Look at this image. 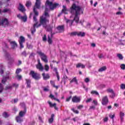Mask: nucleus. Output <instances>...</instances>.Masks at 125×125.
Instances as JSON below:
<instances>
[{
    "instance_id": "1",
    "label": "nucleus",
    "mask_w": 125,
    "mask_h": 125,
    "mask_svg": "<svg viewBox=\"0 0 125 125\" xmlns=\"http://www.w3.org/2000/svg\"><path fill=\"white\" fill-rule=\"evenodd\" d=\"M69 11L72 14V15H74V18L73 20H66V23H69V26H72L74 21H75V22L78 24L80 21V16L81 15V13L82 14L83 13V12L82 11V8L79 5H77L76 3H73L70 7Z\"/></svg>"
},
{
    "instance_id": "11",
    "label": "nucleus",
    "mask_w": 125,
    "mask_h": 125,
    "mask_svg": "<svg viewBox=\"0 0 125 125\" xmlns=\"http://www.w3.org/2000/svg\"><path fill=\"white\" fill-rule=\"evenodd\" d=\"M72 101L73 103H80L81 102V98L77 96H75L72 97Z\"/></svg>"
},
{
    "instance_id": "17",
    "label": "nucleus",
    "mask_w": 125,
    "mask_h": 125,
    "mask_svg": "<svg viewBox=\"0 0 125 125\" xmlns=\"http://www.w3.org/2000/svg\"><path fill=\"white\" fill-rule=\"evenodd\" d=\"M48 104L50 105V107H51V108L52 107H54V108L55 110H58V107L57 106H56V103L52 104L51 102L49 101V102H48Z\"/></svg>"
},
{
    "instance_id": "55",
    "label": "nucleus",
    "mask_w": 125,
    "mask_h": 125,
    "mask_svg": "<svg viewBox=\"0 0 125 125\" xmlns=\"http://www.w3.org/2000/svg\"><path fill=\"white\" fill-rule=\"evenodd\" d=\"M107 92H109L110 93H113V92H114V90H113V89H108L107 90Z\"/></svg>"
},
{
    "instance_id": "54",
    "label": "nucleus",
    "mask_w": 125,
    "mask_h": 125,
    "mask_svg": "<svg viewBox=\"0 0 125 125\" xmlns=\"http://www.w3.org/2000/svg\"><path fill=\"white\" fill-rule=\"evenodd\" d=\"M71 36H78V32H74L71 33Z\"/></svg>"
},
{
    "instance_id": "36",
    "label": "nucleus",
    "mask_w": 125,
    "mask_h": 125,
    "mask_svg": "<svg viewBox=\"0 0 125 125\" xmlns=\"http://www.w3.org/2000/svg\"><path fill=\"white\" fill-rule=\"evenodd\" d=\"M117 56L119 58V60H123V59H124V57L122 54H117Z\"/></svg>"
},
{
    "instance_id": "18",
    "label": "nucleus",
    "mask_w": 125,
    "mask_h": 125,
    "mask_svg": "<svg viewBox=\"0 0 125 125\" xmlns=\"http://www.w3.org/2000/svg\"><path fill=\"white\" fill-rule=\"evenodd\" d=\"M48 104L50 105V107H51V108L52 107H54V108L55 110H58V107L57 106H56V103L52 104L51 102L49 101V102H48Z\"/></svg>"
},
{
    "instance_id": "40",
    "label": "nucleus",
    "mask_w": 125,
    "mask_h": 125,
    "mask_svg": "<svg viewBox=\"0 0 125 125\" xmlns=\"http://www.w3.org/2000/svg\"><path fill=\"white\" fill-rule=\"evenodd\" d=\"M48 86L47 87H43V90L45 92H48V91H49V89L48 88Z\"/></svg>"
},
{
    "instance_id": "5",
    "label": "nucleus",
    "mask_w": 125,
    "mask_h": 125,
    "mask_svg": "<svg viewBox=\"0 0 125 125\" xmlns=\"http://www.w3.org/2000/svg\"><path fill=\"white\" fill-rule=\"evenodd\" d=\"M45 5H48L50 10H54L57 7H59V3H54L49 1L47 0L45 3Z\"/></svg>"
},
{
    "instance_id": "48",
    "label": "nucleus",
    "mask_w": 125,
    "mask_h": 125,
    "mask_svg": "<svg viewBox=\"0 0 125 125\" xmlns=\"http://www.w3.org/2000/svg\"><path fill=\"white\" fill-rule=\"evenodd\" d=\"M71 110L73 111V113H75V114H79V112L78 110H75V108H71Z\"/></svg>"
},
{
    "instance_id": "49",
    "label": "nucleus",
    "mask_w": 125,
    "mask_h": 125,
    "mask_svg": "<svg viewBox=\"0 0 125 125\" xmlns=\"http://www.w3.org/2000/svg\"><path fill=\"white\" fill-rule=\"evenodd\" d=\"M20 72H22V70L21 68H18L16 71V73L18 74Z\"/></svg>"
},
{
    "instance_id": "39",
    "label": "nucleus",
    "mask_w": 125,
    "mask_h": 125,
    "mask_svg": "<svg viewBox=\"0 0 125 125\" xmlns=\"http://www.w3.org/2000/svg\"><path fill=\"white\" fill-rule=\"evenodd\" d=\"M44 70L46 71V72H48L49 71V66H48L47 64H45Z\"/></svg>"
},
{
    "instance_id": "47",
    "label": "nucleus",
    "mask_w": 125,
    "mask_h": 125,
    "mask_svg": "<svg viewBox=\"0 0 125 125\" xmlns=\"http://www.w3.org/2000/svg\"><path fill=\"white\" fill-rule=\"evenodd\" d=\"M91 94H95V95H99V93L96 91H92L91 92Z\"/></svg>"
},
{
    "instance_id": "60",
    "label": "nucleus",
    "mask_w": 125,
    "mask_h": 125,
    "mask_svg": "<svg viewBox=\"0 0 125 125\" xmlns=\"http://www.w3.org/2000/svg\"><path fill=\"white\" fill-rule=\"evenodd\" d=\"M71 98H72V96H70L69 97L67 98L66 99V102H69V101H70V100H71Z\"/></svg>"
},
{
    "instance_id": "35",
    "label": "nucleus",
    "mask_w": 125,
    "mask_h": 125,
    "mask_svg": "<svg viewBox=\"0 0 125 125\" xmlns=\"http://www.w3.org/2000/svg\"><path fill=\"white\" fill-rule=\"evenodd\" d=\"M75 83L76 84H78V80H77V77H74L73 79L70 81V83Z\"/></svg>"
},
{
    "instance_id": "14",
    "label": "nucleus",
    "mask_w": 125,
    "mask_h": 125,
    "mask_svg": "<svg viewBox=\"0 0 125 125\" xmlns=\"http://www.w3.org/2000/svg\"><path fill=\"white\" fill-rule=\"evenodd\" d=\"M48 12H49V9L47 8H45L44 13L43 14L42 16H44V17H45L46 18H49L50 17V16L49 15V14H48Z\"/></svg>"
},
{
    "instance_id": "44",
    "label": "nucleus",
    "mask_w": 125,
    "mask_h": 125,
    "mask_svg": "<svg viewBox=\"0 0 125 125\" xmlns=\"http://www.w3.org/2000/svg\"><path fill=\"white\" fill-rule=\"evenodd\" d=\"M12 85H7L5 87L6 90H8V89H12Z\"/></svg>"
},
{
    "instance_id": "57",
    "label": "nucleus",
    "mask_w": 125,
    "mask_h": 125,
    "mask_svg": "<svg viewBox=\"0 0 125 125\" xmlns=\"http://www.w3.org/2000/svg\"><path fill=\"white\" fill-rule=\"evenodd\" d=\"M21 107H23L24 110H25V109H26V106L25 105V103H21Z\"/></svg>"
},
{
    "instance_id": "50",
    "label": "nucleus",
    "mask_w": 125,
    "mask_h": 125,
    "mask_svg": "<svg viewBox=\"0 0 125 125\" xmlns=\"http://www.w3.org/2000/svg\"><path fill=\"white\" fill-rule=\"evenodd\" d=\"M13 87H16V88H17L18 86H19V84L17 83H13V85H12Z\"/></svg>"
},
{
    "instance_id": "6",
    "label": "nucleus",
    "mask_w": 125,
    "mask_h": 125,
    "mask_svg": "<svg viewBox=\"0 0 125 125\" xmlns=\"http://www.w3.org/2000/svg\"><path fill=\"white\" fill-rule=\"evenodd\" d=\"M29 75L32 76V78L36 81H39L41 80V74L40 73L35 72V71L31 70L29 73Z\"/></svg>"
},
{
    "instance_id": "24",
    "label": "nucleus",
    "mask_w": 125,
    "mask_h": 125,
    "mask_svg": "<svg viewBox=\"0 0 125 125\" xmlns=\"http://www.w3.org/2000/svg\"><path fill=\"white\" fill-rule=\"evenodd\" d=\"M26 112H27V110L26 109V108H25L24 111H21L19 113V116L22 118V117H24V116L25 115V114H26Z\"/></svg>"
},
{
    "instance_id": "53",
    "label": "nucleus",
    "mask_w": 125,
    "mask_h": 125,
    "mask_svg": "<svg viewBox=\"0 0 125 125\" xmlns=\"http://www.w3.org/2000/svg\"><path fill=\"white\" fill-rule=\"evenodd\" d=\"M90 81V80L88 78H86L84 79V82L86 83H89Z\"/></svg>"
},
{
    "instance_id": "13",
    "label": "nucleus",
    "mask_w": 125,
    "mask_h": 125,
    "mask_svg": "<svg viewBox=\"0 0 125 125\" xmlns=\"http://www.w3.org/2000/svg\"><path fill=\"white\" fill-rule=\"evenodd\" d=\"M108 102L109 100L108 99V97L105 96L102 99V105H107Z\"/></svg>"
},
{
    "instance_id": "42",
    "label": "nucleus",
    "mask_w": 125,
    "mask_h": 125,
    "mask_svg": "<svg viewBox=\"0 0 125 125\" xmlns=\"http://www.w3.org/2000/svg\"><path fill=\"white\" fill-rule=\"evenodd\" d=\"M48 42L49 44H52V40L50 39V36H48Z\"/></svg>"
},
{
    "instance_id": "30",
    "label": "nucleus",
    "mask_w": 125,
    "mask_h": 125,
    "mask_svg": "<svg viewBox=\"0 0 125 125\" xmlns=\"http://www.w3.org/2000/svg\"><path fill=\"white\" fill-rule=\"evenodd\" d=\"M77 36L78 37H84V36H85V33L83 32H77Z\"/></svg>"
},
{
    "instance_id": "46",
    "label": "nucleus",
    "mask_w": 125,
    "mask_h": 125,
    "mask_svg": "<svg viewBox=\"0 0 125 125\" xmlns=\"http://www.w3.org/2000/svg\"><path fill=\"white\" fill-rule=\"evenodd\" d=\"M3 90V85L1 83H0V93H1Z\"/></svg>"
},
{
    "instance_id": "20",
    "label": "nucleus",
    "mask_w": 125,
    "mask_h": 125,
    "mask_svg": "<svg viewBox=\"0 0 125 125\" xmlns=\"http://www.w3.org/2000/svg\"><path fill=\"white\" fill-rule=\"evenodd\" d=\"M42 76L43 77V80H44L45 81H46V80H48V79L50 78V76H49V74L47 73L45 74V73H43L42 74Z\"/></svg>"
},
{
    "instance_id": "22",
    "label": "nucleus",
    "mask_w": 125,
    "mask_h": 125,
    "mask_svg": "<svg viewBox=\"0 0 125 125\" xmlns=\"http://www.w3.org/2000/svg\"><path fill=\"white\" fill-rule=\"evenodd\" d=\"M10 43L11 44L12 48H13V49H14L15 47H17V43H16V42H15V41H12L10 42Z\"/></svg>"
},
{
    "instance_id": "37",
    "label": "nucleus",
    "mask_w": 125,
    "mask_h": 125,
    "mask_svg": "<svg viewBox=\"0 0 125 125\" xmlns=\"http://www.w3.org/2000/svg\"><path fill=\"white\" fill-rule=\"evenodd\" d=\"M0 75H2V74H3V65H2V64H0Z\"/></svg>"
},
{
    "instance_id": "34",
    "label": "nucleus",
    "mask_w": 125,
    "mask_h": 125,
    "mask_svg": "<svg viewBox=\"0 0 125 125\" xmlns=\"http://www.w3.org/2000/svg\"><path fill=\"white\" fill-rule=\"evenodd\" d=\"M106 69H107V67H106V66H103L102 67H101L100 69H99L98 72H104V71H106Z\"/></svg>"
},
{
    "instance_id": "19",
    "label": "nucleus",
    "mask_w": 125,
    "mask_h": 125,
    "mask_svg": "<svg viewBox=\"0 0 125 125\" xmlns=\"http://www.w3.org/2000/svg\"><path fill=\"white\" fill-rule=\"evenodd\" d=\"M37 26H38V25L37 24V23H36L33 25V26L32 27H31V34L32 35H34V34L36 32V27L37 28Z\"/></svg>"
},
{
    "instance_id": "7",
    "label": "nucleus",
    "mask_w": 125,
    "mask_h": 125,
    "mask_svg": "<svg viewBox=\"0 0 125 125\" xmlns=\"http://www.w3.org/2000/svg\"><path fill=\"white\" fill-rule=\"evenodd\" d=\"M38 54L40 56L41 60L45 62V63H47L48 62V60H47V57L44 53L42 52V51H38Z\"/></svg>"
},
{
    "instance_id": "45",
    "label": "nucleus",
    "mask_w": 125,
    "mask_h": 125,
    "mask_svg": "<svg viewBox=\"0 0 125 125\" xmlns=\"http://www.w3.org/2000/svg\"><path fill=\"white\" fill-rule=\"evenodd\" d=\"M3 117H4V118H8L9 117V115H8L7 112H4L3 113Z\"/></svg>"
},
{
    "instance_id": "27",
    "label": "nucleus",
    "mask_w": 125,
    "mask_h": 125,
    "mask_svg": "<svg viewBox=\"0 0 125 125\" xmlns=\"http://www.w3.org/2000/svg\"><path fill=\"white\" fill-rule=\"evenodd\" d=\"M9 79V75H7L5 77H4L2 80V83H5V82Z\"/></svg>"
},
{
    "instance_id": "15",
    "label": "nucleus",
    "mask_w": 125,
    "mask_h": 125,
    "mask_svg": "<svg viewBox=\"0 0 125 125\" xmlns=\"http://www.w3.org/2000/svg\"><path fill=\"white\" fill-rule=\"evenodd\" d=\"M36 68L42 72L43 71V66H42V64L40 61H38V64L36 65Z\"/></svg>"
},
{
    "instance_id": "38",
    "label": "nucleus",
    "mask_w": 125,
    "mask_h": 125,
    "mask_svg": "<svg viewBox=\"0 0 125 125\" xmlns=\"http://www.w3.org/2000/svg\"><path fill=\"white\" fill-rule=\"evenodd\" d=\"M27 16H22L21 17V20H22V21H23V22H26L27 21Z\"/></svg>"
},
{
    "instance_id": "58",
    "label": "nucleus",
    "mask_w": 125,
    "mask_h": 125,
    "mask_svg": "<svg viewBox=\"0 0 125 125\" xmlns=\"http://www.w3.org/2000/svg\"><path fill=\"white\" fill-rule=\"evenodd\" d=\"M121 68L122 70H125V64H122L121 65Z\"/></svg>"
},
{
    "instance_id": "41",
    "label": "nucleus",
    "mask_w": 125,
    "mask_h": 125,
    "mask_svg": "<svg viewBox=\"0 0 125 125\" xmlns=\"http://www.w3.org/2000/svg\"><path fill=\"white\" fill-rule=\"evenodd\" d=\"M26 7H30L32 5V3L30 1H27L25 4Z\"/></svg>"
},
{
    "instance_id": "52",
    "label": "nucleus",
    "mask_w": 125,
    "mask_h": 125,
    "mask_svg": "<svg viewBox=\"0 0 125 125\" xmlns=\"http://www.w3.org/2000/svg\"><path fill=\"white\" fill-rule=\"evenodd\" d=\"M120 88L121 89H125V84H121L120 86Z\"/></svg>"
},
{
    "instance_id": "59",
    "label": "nucleus",
    "mask_w": 125,
    "mask_h": 125,
    "mask_svg": "<svg viewBox=\"0 0 125 125\" xmlns=\"http://www.w3.org/2000/svg\"><path fill=\"white\" fill-rule=\"evenodd\" d=\"M98 57L100 58V59H101V58H104V55L103 54H101L98 55Z\"/></svg>"
},
{
    "instance_id": "56",
    "label": "nucleus",
    "mask_w": 125,
    "mask_h": 125,
    "mask_svg": "<svg viewBox=\"0 0 125 125\" xmlns=\"http://www.w3.org/2000/svg\"><path fill=\"white\" fill-rule=\"evenodd\" d=\"M83 105H80L77 107V109L79 110H81V109H83Z\"/></svg>"
},
{
    "instance_id": "62",
    "label": "nucleus",
    "mask_w": 125,
    "mask_h": 125,
    "mask_svg": "<svg viewBox=\"0 0 125 125\" xmlns=\"http://www.w3.org/2000/svg\"><path fill=\"white\" fill-rule=\"evenodd\" d=\"M73 121L74 122H77V121H79V118L78 117H75L73 118Z\"/></svg>"
},
{
    "instance_id": "16",
    "label": "nucleus",
    "mask_w": 125,
    "mask_h": 125,
    "mask_svg": "<svg viewBox=\"0 0 125 125\" xmlns=\"http://www.w3.org/2000/svg\"><path fill=\"white\" fill-rule=\"evenodd\" d=\"M58 32L57 33H62L64 32V25H59L56 27Z\"/></svg>"
},
{
    "instance_id": "21",
    "label": "nucleus",
    "mask_w": 125,
    "mask_h": 125,
    "mask_svg": "<svg viewBox=\"0 0 125 125\" xmlns=\"http://www.w3.org/2000/svg\"><path fill=\"white\" fill-rule=\"evenodd\" d=\"M16 121L19 124H21L23 122V118L21 116H17L16 118Z\"/></svg>"
},
{
    "instance_id": "10",
    "label": "nucleus",
    "mask_w": 125,
    "mask_h": 125,
    "mask_svg": "<svg viewBox=\"0 0 125 125\" xmlns=\"http://www.w3.org/2000/svg\"><path fill=\"white\" fill-rule=\"evenodd\" d=\"M25 38L23 36H20V39L19 40V42L20 43V48H24V45H23V43L25 42Z\"/></svg>"
},
{
    "instance_id": "25",
    "label": "nucleus",
    "mask_w": 125,
    "mask_h": 125,
    "mask_svg": "<svg viewBox=\"0 0 125 125\" xmlns=\"http://www.w3.org/2000/svg\"><path fill=\"white\" fill-rule=\"evenodd\" d=\"M2 12L3 13H6L8 12V13L10 14V13H11V10L9 8H5L2 11Z\"/></svg>"
},
{
    "instance_id": "12",
    "label": "nucleus",
    "mask_w": 125,
    "mask_h": 125,
    "mask_svg": "<svg viewBox=\"0 0 125 125\" xmlns=\"http://www.w3.org/2000/svg\"><path fill=\"white\" fill-rule=\"evenodd\" d=\"M18 10L22 12V13H25V11H26V9L23 4L20 3L19 6L18 8Z\"/></svg>"
},
{
    "instance_id": "23",
    "label": "nucleus",
    "mask_w": 125,
    "mask_h": 125,
    "mask_svg": "<svg viewBox=\"0 0 125 125\" xmlns=\"http://www.w3.org/2000/svg\"><path fill=\"white\" fill-rule=\"evenodd\" d=\"M54 72H55L57 78L58 79V81H60V76H59V74H58V71H57V68L55 67L53 69Z\"/></svg>"
},
{
    "instance_id": "26",
    "label": "nucleus",
    "mask_w": 125,
    "mask_h": 125,
    "mask_svg": "<svg viewBox=\"0 0 125 125\" xmlns=\"http://www.w3.org/2000/svg\"><path fill=\"white\" fill-rule=\"evenodd\" d=\"M68 80V77L67 75H64L63 77V80H62V83H63L64 84H66V81Z\"/></svg>"
},
{
    "instance_id": "32",
    "label": "nucleus",
    "mask_w": 125,
    "mask_h": 125,
    "mask_svg": "<svg viewBox=\"0 0 125 125\" xmlns=\"http://www.w3.org/2000/svg\"><path fill=\"white\" fill-rule=\"evenodd\" d=\"M62 7H63V9L62 10V13H64V14H67L68 13L66 12V11H67V8H66V6L63 5Z\"/></svg>"
},
{
    "instance_id": "31",
    "label": "nucleus",
    "mask_w": 125,
    "mask_h": 125,
    "mask_svg": "<svg viewBox=\"0 0 125 125\" xmlns=\"http://www.w3.org/2000/svg\"><path fill=\"white\" fill-rule=\"evenodd\" d=\"M120 120L121 122H124V117H125V113L121 112L120 113Z\"/></svg>"
},
{
    "instance_id": "61",
    "label": "nucleus",
    "mask_w": 125,
    "mask_h": 125,
    "mask_svg": "<svg viewBox=\"0 0 125 125\" xmlns=\"http://www.w3.org/2000/svg\"><path fill=\"white\" fill-rule=\"evenodd\" d=\"M112 95L111 96H110V97H111V98H114V97H115V96H116V94H115V92H112L111 93Z\"/></svg>"
},
{
    "instance_id": "4",
    "label": "nucleus",
    "mask_w": 125,
    "mask_h": 125,
    "mask_svg": "<svg viewBox=\"0 0 125 125\" xmlns=\"http://www.w3.org/2000/svg\"><path fill=\"white\" fill-rule=\"evenodd\" d=\"M49 22V20L47 19L46 17H44V16H42L40 17V24H38L37 26V28L41 27L42 25L43 28H46V23Z\"/></svg>"
},
{
    "instance_id": "64",
    "label": "nucleus",
    "mask_w": 125,
    "mask_h": 125,
    "mask_svg": "<svg viewBox=\"0 0 125 125\" xmlns=\"http://www.w3.org/2000/svg\"><path fill=\"white\" fill-rule=\"evenodd\" d=\"M91 100H92L91 98L88 99L86 101V103H89V102H90L91 101Z\"/></svg>"
},
{
    "instance_id": "9",
    "label": "nucleus",
    "mask_w": 125,
    "mask_h": 125,
    "mask_svg": "<svg viewBox=\"0 0 125 125\" xmlns=\"http://www.w3.org/2000/svg\"><path fill=\"white\" fill-rule=\"evenodd\" d=\"M2 25L3 27H6L9 25V21H8V20L7 19H4L1 20L0 21V26Z\"/></svg>"
},
{
    "instance_id": "51",
    "label": "nucleus",
    "mask_w": 125,
    "mask_h": 125,
    "mask_svg": "<svg viewBox=\"0 0 125 125\" xmlns=\"http://www.w3.org/2000/svg\"><path fill=\"white\" fill-rule=\"evenodd\" d=\"M46 35H44L43 37H42V41L43 42H46Z\"/></svg>"
},
{
    "instance_id": "8",
    "label": "nucleus",
    "mask_w": 125,
    "mask_h": 125,
    "mask_svg": "<svg viewBox=\"0 0 125 125\" xmlns=\"http://www.w3.org/2000/svg\"><path fill=\"white\" fill-rule=\"evenodd\" d=\"M44 28L46 29L47 32H49L50 33H51V36L52 37V36H53V35L55 34V33H52V30L54 28L53 25L46 24V27H44Z\"/></svg>"
},
{
    "instance_id": "3",
    "label": "nucleus",
    "mask_w": 125,
    "mask_h": 125,
    "mask_svg": "<svg viewBox=\"0 0 125 125\" xmlns=\"http://www.w3.org/2000/svg\"><path fill=\"white\" fill-rule=\"evenodd\" d=\"M41 7V0H36L35 5L33 8V12L34 13V16H33V20L35 22H37V16L39 15V12H38V9H40Z\"/></svg>"
},
{
    "instance_id": "63",
    "label": "nucleus",
    "mask_w": 125,
    "mask_h": 125,
    "mask_svg": "<svg viewBox=\"0 0 125 125\" xmlns=\"http://www.w3.org/2000/svg\"><path fill=\"white\" fill-rule=\"evenodd\" d=\"M22 16H21V14H19L17 16V17H18V19H21L22 18Z\"/></svg>"
},
{
    "instance_id": "43",
    "label": "nucleus",
    "mask_w": 125,
    "mask_h": 125,
    "mask_svg": "<svg viewBox=\"0 0 125 125\" xmlns=\"http://www.w3.org/2000/svg\"><path fill=\"white\" fill-rule=\"evenodd\" d=\"M28 54H27V52H26V51H23L21 53V55H22V56H24V57H27V55Z\"/></svg>"
},
{
    "instance_id": "29",
    "label": "nucleus",
    "mask_w": 125,
    "mask_h": 125,
    "mask_svg": "<svg viewBox=\"0 0 125 125\" xmlns=\"http://www.w3.org/2000/svg\"><path fill=\"white\" fill-rule=\"evenodd\" d=\"M54 114H52L51 118L49 119V124H52L53 121L54 120Z\"/></svg>"
},
{
    "instance_id": "33",
    "label": "nucleus",
    "mask_w": 125,
    "mask_h": 125,
    "mask_svg": "<svg viewBox=\"0 0 125 125\" xmlns=\"http://www.w3.org/2000/svg\"><path fill=\"white\" fill-rule=\"evenodd\" d=\"M80 67H81L82 69H84V68H85V66L82 63H78V64H77V68H80Z\"/></svg>"
},
{
    "instance_id": "28",
    "label": "nucleus",
    "mask_w": 125,
    "mask_h": 125,
    "mask_svg": "<svg viewBox=\"0 0 125 125\" xmlns=\"http://www.w3.org/2000/svg\"><path fill=\"white\" fill-rule=\"evenodd\" d=\"M26 83L27 84V87H31V80L26 79Z\"/></svg>"
},
{
    "instance_id": "2",
    "label": "nucleus",
    "mask_w": 125,
    "mask_h": 125,
    "mask_svg": "<svg viewBox=\"0 0 125 125\" xmlns=\"http://www.w3.org/2000/svg\"><path fill=\"white\" fill-rule=\"evenodd\" d=\"M3 51L4 53V55L6 58L8 59V61H10V62H9V63L11 64V63H12L14 61V60H13V57H12L10 54L7 52V51H6V50H5L8 48V45H7L6 43L3 42Z\"/></svg>"
}]
</instances>
